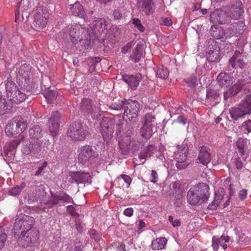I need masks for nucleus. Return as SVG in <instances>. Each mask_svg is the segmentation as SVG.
Instances as JSON below:
<instances>
[{
	"instance_id": "58836bf2",
	"label": "nucleus",
	"mask_w": 251,
	"mask_h": 251,
	"mask_svg": "<svg viewBox=\"0 0 251 251\" xmlns=\"http://www.w3.org/2000/svg\"><path fill=\"white\" fill-rule=\"evenodd\" d=\"M210 33L212 36L215 39L224 38V29L222 27L217 25H213L210 29Z\"/></svg>"
},
{
	"instance_id": "6e6d98bb",
	"label": "nucleus",
	"mask_w": 251,
	"mask_h": 251,
	"mask_svg": "<svg viewBox=\"0 0 251 251\" xmlns=\"http://www.w3.org/2000/svg\"><path fill=\"white\" fill-rule=\"evenodd\" d=\"M67 212L72 216L78 217L80 216L79 214L77 213L74 207L72 205H68L66 207Z\"/></svg>"
},
{
	"instance_id": "2f4dec72",
	"label": "nucleus",
	"mask_w": 251,
	"mask_h": 251,
	"mask_svg": "<svg viewBox=\"0 0 251 251\" xmlns=\"http://www.w3.org/2000/svg\"><path fill=\"white\" fill-rule=\"evenodd\" d=\"M144 46L141 44H137L132 51V53L130 56V59L134 63H138L143 56Z\"/></svg>"
},
{
	"instance_id": "ea45409f",
	"label": "nucleus",
	"mask_w": 251,
	"mask_h": 251,
	"mask_svg": "<svg viewBox=\"0 0 251 251\" xmlns=\"http://www.w3.org/2000/svg\"><path fill=\"white\" fill-rule=\"evenodd\" d=\"M25 143H24L23 147L22 149V152L25 154H28L31 152H34V153H37L40 151H36L34 149L35 147V144L33 143L30 142V140L29 141L28 140L24 141Z\"/></svg>"
},
{
	"instance_id": "a211bd4d",
	"label": "nucleus",
	"mask_w": 251,
	"mask_h": 251,
	"mask_svg": "<svg viewBox=\"0 0 251 251\" xmlns=\"http://www.w3.org/2000/svg\"><path fill=\"white\" fill-rule=\"evenodd\" d=\"M126 128L128 130L126 132V135H124L118 142V145L121 150L124 152H127L130 148L131 142L130 134L133 133L134 130L131 126H127Z\"/></svg>"
},
{
	"instance_id": "f03ea898",
	"label": "nucleus",
	"mask_w": 251,
	"mask_h": 251,
	"mask_svg": "<svg viewBox=\"0 0 251 251\" xmlns=\"http://www.w3.org/2000/svg\"><path fill=\"white\" fill-rule=\"evenodd\" d=\"M34 225V218L31 216L22 214L15 220L14 224L13 233L16 239L29 230Z\"/></svg>"
},
{
	"instance_id": "393cba45",
	"label": "nucleus",
	"mask_w": 251,
	"mask_h": 251,
	"mask_svg": "<svg viewBox=\"0 0 251 251\" xmlns=\"http://www.w3.org/2000/svg\"><path fill=\"white\" fill-rule=\"evenodd\" d=\"M211 160V154L205 147H201L200 149L197 161L206 165Z\"/></svg>"
},
{
	"instance_id": "9d476101",
	"label": "nucleus",
	"mask_w": 251,
	"mask_h": 251,
	"mask_svg": "<svg viewBox=\"0 0 251 251\" xmlns=\"http://www.w3.org/2000/svg\"><path fill=\"white\" fill-rule=\"evenodd\" d=\"M115 123V120L110 117H104L100 122V130L105 141L113 137Z\"/></svg>"
},
{
	"instance_id": "4468645a",
	"label": "nucleus",
	"mask_w": 251,
	"mask_h": 251,
	"mask_svg": "<svg viewBox=\"0 0 251 251\" xmlns=\"http://www.w3.org/2000/svg\"><path fill=\"white\" fill-rule=\"evenodd\" d=\"M210 21L213 23H218L220 25L228 24L230 22V17L222 10L216 9L210 15Z\"/></svg>"
},
{
	"instance_id": "49530a36",
	"label": "nucleus",
	"mask_w": 251,
	"mask_h": 251,
	"mask_svg": "<svg viewBox=\"0 0 251 251\" xmlns=\"http://www.w3.org/2000/svg\"><path fill=\"white\" fill-rule=\"evenodd\" d=\"M154 119L155 117L153 116L148 113L143 118V125L150 126L153 127V122Z\"/></svg>"
},
{
	"instance_id": "603ef678",
	"label": "nucleus",
	"mask_w": 251,
	"mask_h": 251,
	"mask_svg": "<svg viewBox=\"0 0 251 251\" xmlns=\"http://www.w3.org/2000/svg\"><path fill=\"white\" fill-rule=\"evenodd\" d=\"M110 108L117 110L122 109H124V100H119L115 102L110 106Z\"/></svg>"
},
{
	"instance_id": "a18cd8bd",
	"label": "nucleus",
	"mask_w": 251,
	"mask_h": 251,
	"mask_svg": "<svg viewBox=\"0 0 251 251\" xmlns=\"http://www.w3.org/2000/svg\"><path fill=\"white\" fill-rule=\"evenodd\" d=\"M219 97V91L217 90L213 89H209L207 90L206 97L210 100H216Z\"/></svg>"
},
{
	"instance_id": "052dcab7",
	"label": "nucleus",
	"mask_w": 251,
	"mask_h": 251,
	"mask_svg": "<svg viewBox=\"0 0 251 251\" xmlns=\"http://www.w3.org/2000/svg\"><path fill=\"white\" fill-rule=\"evenodd\" d=\"M169 221L174 226H178L181 225L180 221L177 219L174 220L172 216L169 217Z\"/></svg>"
},
{
	"instance_id": "4be33fe9",
	"label": "nucleus",
	"mask_w": 251,
	"mask_h": 251,
	"mask_svg": "<svg viewBox=\"0 0 251 251\" xmlns=\"http://www.w3.org/2000/svg\"><path fill=\"white\" fill-rule=\"evenodd\" d=\"M123 79L132 90H135L141 81L142 76L140 74L135 75H123Z\"/></svg>"
},
{
	"instance_id": "c85d7f7f",
	"label": "nucleus",
	"mask_w": 251,
	"mask_h": 251,
	"mask_svg": "<svg viewBox=\"0 0 251 251\" xmlns=\"http://www.w3.org/2000/svg\"><path fill=\"white\" fill-rule=\"evenodd\" d=\"M51 197L53 199L50 200L49 202L52 205L58 204L59 201L70 202L73 201L72 198L66 193H62L59 195L53 194L51 195Z\"/></svg>"
},
{
	"instance_id": "a19ab883",
	"label": "nucleus",
	"mask_w": 251,
	"mask_h": 251,
	"mask_svg": "<svg viewBox=\"0 0 251 251\" xmlns=\"http://www.w3.org/2000/svg\"><path fill=\"white\" fill-rule=\"evenodd\" d=\"M175 194L172 197L173 201L176 206L179 207L182 204V191L178 186L176 190Z\"/></svg>"
},
{
	"instance_id": "37998d69",
	"label": "nucleus",
	"mask_w": 251,
	"mask_h": 251,
	"mask_svg": "<svg viewBox=\"0 0 251 251\" xmlns=\"http://www.w3.org/2000/svg\"><path fill=\"white\" fill-rule=\"evenodd\" d=\"M25 187L26 183L23 182L20 185H16L15 187L10 189L8 191V194L14 197L19 195Z\"/></svg>"
},
{
	"instance_id": "6ab92c4d",
	"label": "nucleus",
	"mask_w": 251,
	"mask_h": 251,
	"mask_svg": "<svg viewBox=\"0 0 251 251\" xmlns=\"http://www.w3.org/2000/svg\"><path fill=\"white\" fill-rule=\"evenodd\" d=\"M96 103L89 98H83L81 102L80 107L84 113L92 114L95 113L99 109V107L96 105Z\"/></svg>"
},
{
	"instance_id": "e433bc0d",
	"label": "nucleus",
	"mask_w": 251,
	"mask_h": 251,
	"mask_svg": "<svg viewBox=\"0 0 251 251\" xmlns=\"http://www.w3.org/2000/svg\"><path fill=\"white\" fill-rule=\"evenodd\" d=\"M167 239L165 237L156 238L152 242L151 247L153 250H162L166 245Z\"/></svg>"
},
{
	"instance_id": "39448f33",
	"label": "nucleus",
	"mask_w": 251,
	"mask_h": 251,
	"mask_svg": "<svg viewBox=\"0 0 251 251\" xmlns=\"http://www.w3.org/2000/svg\"><path fill=\"white\" fill-rule=\"evenodd\" d=\"M6 96L10 100L13 101L16 104H20L26 98L24 92H22L12 80H8L5 84Z\"/></svg>"
},
{
	"instance_id": "72a5a7b5",
	"label": "nucleus",
	"mask_w": 251,
	"mask_h": 251,
	"mask_svg": "<svg viewBox=\"0 0 251 251\" xmlns=\"http://www.w3.org/2000/svg\"><path fill=\"white\" fill-rule=\"evenodd\" d=\"M11 101H7L4 98L0 96V115H4L7 113L12 108Z\"/></svg>"
},
{
	"instance_id": "20e7f679",
	"label": "nucleus",
	"mask_w": 251,
	"mask_h": 251,
	"mask_svg": "<svg viewBox=\"0 0 251 251\" xmlns=\"http://www.w3.org/2000/svg\"><path fill=\"white\" fill-rule=\"evenodd\" d=\"M67 133L74 141H84L88 135L89 128L85 125L75 123L70 126Z\"/></svg>"
},
{
	"instance_id": "cd10ccee",
	"label": "nucleus",
	"mask_w": 251,
	"mask_h": 251,
	"mask_svg": "<svg viewBox=\"0 0 251 251\" xmlns=\"http://www.w3.org/2000/svg\"><path fill=\"white\" fill-rule=\"evenodd\" d=\"M224 194L225 191L223 188H220L218 189L215 193L214 200L208 205V208L210 210H215L217 208L223 200Z\"/></svg>"
},
{
	"instance_id": "09e8293b",
	"label": "nucleus",
	"mask_w": 251,
	"mask_h": 251,
	"mask_svg": "<svg viewBox=\"0 0 251 251\" xmlns=\"http://www.w3.org/2000/svg\"><path fill=\"white\" fill-rule=\"evenodd\" d=\"M244 86L246 88V86L249 87L251 86V83L248 82L246 84L244 85ZM243 87V86H242L241 84L239 83H236L232 87H231V89H232V91H233V95H235L237 94L240 91L241 88Z\"/></svg>"
},
{
	"instance_id": "dca6fc26",
	"label": "nucleus",
	"mask_w": 251,
	"mask_h": 251,
	"mask_svg": "<svg viewBox=\"0 0 251 251\" xmlns=\"http://www.w3.org/2000/svg\"><path fill=\"white\" fill-rule=\"evenodd\" d=\"M61 114L57 111L52 112L49 120V130L53 137L56 136L61 123Z\"/></svg>"
},
{
	"instance_id": "ddd939ff",
	"label": "nucleus",
	"mask_w": 251,
	"mask_h": 251,
	"mask_svg": "<svg viewBox=\"0 0 251 251\" xmlns=\"http://www.w3.org/2000/svg\"><path fill=\"white\" fill-rule=\"evenodd\" d=\"M139 109V104L136 100H124V116L129 119L135 118Z\"/></svg>"
},
{
	"instance_id": "7ed1b4c3",
	"label": "nucleus",
	"mask_w": 251,
	"mask_h": 251,
	"mask_svg": "<svg viewBox=\"0 0 251 251\" xmlns=\"http://www.w3.org/2000/svg\"><path fill=\"white\" fill-rule=\"evenodd\" d=\"M251 111V96H247L237 107L229 109L231 118L235 121L244 118L247 115L250 114Z\"/></svg>"
},
{
	"instance_id": "4d7b16f0",
	"label": "nucleus",
	"mask_w": 251,
	"mask_h": 251,
	"mask_svg": "<svg viewBox=\"0 0 251 251\" xmlns=\"http://www.w3.org/2000/svg\"><path fill=\"white\" fill-rule=\"evenodd\" d=\"M89 233L91 238L94 239L95 241H98L100 240V236L96 230L91 229L90 230Z\"/></svg>"
},
{
	"instance_id": "f8f14e48",
	"label": "nucleus",
	"mask_w": 251,
	"mask_h": 251,
	"mask_svg": "<svg viewBox=\"0 0 251 251\" xmlns=\"http://www.w3.org/2000/svg\"><path fill=\"white\" fill-rule=\"evenodd\" d=\"M17 6V9L15 11V22L26 21L30 15L28 2L22 1Z\"/></svg>"
},
{
	"instance_id": "0eeeda50",
	"label": "nucleus",
	"mask_w": 251,
	"mask_h": 251,
	"mask_svg": "<svg viewBox=\"0 0 251 251\" xmlns=\"http://www.w3.org/2000/svg\"><path fill=\"white\" fill-rule=\"evenodd\" d=\"M39 235V231L33 226L20 236L19 235L17 238V242L24 248L31 246L38 240Z\"/></svg>"
},
{
	"instance_id": "f3484780",
	"label": "nucleus",
	"mask_w": 251,
	"mask_h": 251,
	"mask_svg": "<svg viewBox=\"0 0 251 251\" xmlns=\"http://www.w3.org/2000/svg\"><path fill=\"white\" fill-rule=\"evenodd\" d=\"M97 154L92 147L84 146L79 150L78 159L80 162L84 163L90 159L94 158Z\"/></svg>"
},
{
	"instance_id": "3c124183",
	"label": "nucleus",
	"mask_w": 251,
	"mask_h": 251,
	"mask_svg": "<svg viewBox=\"0 0 251 251\" xmlns=\"http://www.w3.org/2000/svg\"><path fill=\"white\" fill-rule=\"evenodd\" d=\"M132 23L134 25V26L138 29V30L142 32H144L145 31V27L144 25H142L141 21L137 18H133L132 20Z\"/></svg>"
},
{
	"instance_id": "aec40b11",
	"label": "nucleus",
	"mask_w": 251,
	"mask_h": 251,
	"mask_svg": "<svg viewBox=\"0 0 251 251\" xmlns=\"http://www.w3.org/2000/svg\"><path fill=\"white\" fill-rule=\"evenodd\" d=\"M137 9L147 15L153 13L154 3L153 0H137Z\"/></svg>"
},
{
	"instance_id": "e2e57ef3",
	"label": "nucleus",
	"mask_w": 251,
	"mask_h": 251,
	"mask_svg": "<svg viewBox=\"0 0 251 251\" xmlns=\"http://www.w3.org/2000/svg\"><path fill=\"white\" fill-rule=\"evenodd\" d=\"M151 156V152H145L144 151L141 152L139 155V158L140 160H145L147 157Z\"/></svg>"
},
{
	"instance_id": "de8ad7c7",
	"label": "nucleus",
	"mask_w": 251,
	"mask_h": 251,
	"mask_svg": "<svg viewBox=\"0 0 251 251\" xmlns=\"http://www.w3.org/2000/svg\"><path fill=\"white\" fill-rule=\"evenodd\" d=\"M246 141L242 138H239L236 143V147L242 155L244 154L245 152L244 147Z\"/></svg>"
},
{
	"instance_id": "338daca9",
	"label": "nucleus",
	"mask_w": 251,
	"mask_h": 251,
	"mask_svg": "<svg viewBox=\"0 0 251 251\" xmlns=\"http://www.w3.org/2000/svg\"><path fill=\"white\" fill-rule=\"evenodd\" d=\"M124 214L126 216L131 217L134 214V210L131 207H129L124 210Z\"/></svg>"
},
{
	"instance_id": "5fc2aeb1",
	"label": "nucleus",
	"mask_w": 251,
	"mask_h": 251,
	"mask_svg": "<svg viewBox=\"0 0 251 251\" xmlns=\"http://www.w3.org/2000/svg\"><path fill=\"white\" fill-rule=\"evenodd\" d=\"M3 229L0 227V249L2 248L4 246V242L7 238L6 234L3 232Z\"/></svg>"
},
{
	"instance_id": "423d86ee",
	"label": "nucleus",
	"mask_w": 251,
	"mask_h": 251,
	"mask_svg": "<svg viewBox=\"0 0 251 251\" xmlns=\"http://www.w3.org/2000/svg\"><path fill=\"white\" fill-rule=\"evenodd\" d=\"M27 127V122L24 120L16 119L9 123L5 128L8 136L17 137L21 135Z\"/></svg>"
},
{
	"instance_id": "13d9d810",
	"label": "nucleus",
	"mask_w": 251,
	"mask_h": 251,
	"mask_svg": "<svg viewBox=\"0 0 251 251\" xmlns=\"http://www.w3.org/2000/svg\"><path fill=\"white\" fill-rule=\"evenodd\" d=\"M134 45V42L131 41L127 43L126 45L124 46L122 50V52L124 54H126L130 49L132 48Z\"/></svg>"
},
{
	"instance_id": "6e6552de",
	"label": "nucleus",
	"mask_w": 251,
	"mask_h": 251,
	"mask_svg": "<svg viewBox=\"0 0 251 251\" xmlns=\"http://www.w3.org/2000/svg\"><path fill=\"white\" fill-rule=\"evenodd\" d=\"M69 35L72 43L75 45L79 41L88 40L90 38V33L86 28L82 27L80 25L72 26L69 30Z\"/></svg>"
},
{
	"instance_id": "1a4fd4ad",
	"label": "nucleus",
	"mask_w": 251,
	"mask_h": 251,
	"mask_svg": "<svg viewBox=\"0 0 251 251\" xmlns=\"http://www.w3.org/2000/svg\"><path fill=\"white\" fill-rule=\"evenodd\" d=\"M49 16V13L46 10L45 7L39 6L36 9L34 16V21H33V26L36 30H41L46 27L48 23V19Z\"/></svg>"
},
{
	"instance_id": "c03bdc74",
	"label": "nucleus",
	"mask_w": 251,
	"mask_h": 251,
	"mask_svg": "<svg viewBox=\"0 0 251 251\" xmlns=\"http://www.w3.org/2000/svg\"><path fill=\"white\" fill-rule=\"evenodd\" d=\"M156 74L158 77L163 79L167 78L169 75L168 69L163 66L157 67Z\"/></svg>"
},
{
	"instance_id": "c9c22d12",
	"label": "nucleus",
	"mask_w": 251,
	"mask_h": 251,
	"mask_svg": "<svg viewBox=\"0 0 251 251\" xmlns=\"http://www.w3.org/2000/svg\"><path fill=\"white\" fill-rule=\"evenodd\" d=\"M139 133L140 136L144 139L148 140L153 135V127L143 124V126L140 129Z\"/></svg>"
},
{
	"instance_id": "f704fd0d",
	"label": "nucleus",
	"mask_w": 251,
	"mask_h": 251,
	"mask_svg": "<svg viewBox=\"0 0 251 251\" xmlns=\"http://www.w3.org/2000/svg\"><path fill=\"white\" fill-rule=\"evenodd\" d=\"M70 10L74 15L79 17H83L84 15L83 7L78 2H75L73 4H71Z\"/></svg>"
},
{
	"instance_id": "7c9ffc66",
	"label": "nucleus",
	"mask_w": 251,
	"mask_h": 251,
	"mask_svg": "<svg viewBox=\"0 0 251 251\" xmlns=\"http://www.w3.org/2000/svg\"><path fill=\"white\" fill-rule=\"evenodd\" d=\"M93 31L95 34L105 33L106 31V24L105 21L102 18H99L94 21Z\"/></svg>"
},
{
	"instance_id": "f257e3e1",
	"label": "nucleus",
	"mask_w": 251,
	"mask_h": 251,
	"mask_svg": "<svg viewBox=\"0 0 251 251\" xmlns=\"http://www.w3.org/2000/svg\"><path fill=\"white\" fill-rule=\"evenodd\" d=\"M209 187L204 183L194 185L187 192V200L191 205L201 204L206 201L209 197Z\"/></svg>"
},
{
	"instance_id": "9b49d317",
	"label": "nucleus",
	"mask_w": 251,
	"mask_h": 251,
	"mask_svg": "<svg viewBox=\"0 0 251 251\" xmlns=\"http://www.w3.org/2000/svg\"><path fill=\"white\" fill-rule=\"evenodd\" d=\"M30 137V142L35 144V150L41 151L43 146V133L41 127L39 126H35L29 130Z\"/></svg>"
},
{
	"instance_id": "79ce46f5",
	"label": "nucleus",
	"mask_w": 251,
	"mask_h": 251,
	"mask_svg": "<svg viewBox=\"0 0 251 251\" xmlns=\"http://www.w3.org/2000/svg\"><path fill=\"white\" fill-rule=\"evenodd\" d=\"M58 93L55 90H49L44 93V97L47 100L48 103L51 104L56 99Z\"/></svg>"
},
{
	"instance_id": "5701e85b",
	"label": "nucleus",
	"mask_w": 251,
	"mask_h": 251,
	"mask_svg": "<svg viewBox=\"0 0 251 251\" xmlns=\"http://www.w3.org/2000/svg\"><path fill=\"white\" fill-rule=\"evenodd\" d=\"M244 12V7H243V3L240 0H237L234 2L232 7L230 10V19H238Z\"/></svg>"
},
{
	"instance_id": "a878e982",
	"label": "nucleus",
	"mask_w": 251,
	"mask_h": 251,
	"mask_svg": "<svg viewBox=\"0 0 251 251\" xmlns=\"http://www.w3.org/2000/svg\"><path fill=\"white\" fill-rule=\"evenodd\" d=\"M71 176L72 179L71 182H75L77 183L87 181L90 179L91 177L89 173L80 172L72 173Z\"/></svg>"
},
{
	"instance_id": "774afa93",
	"label": "nucleus",
	"mask_w": 251,
	"mask_h": 251,
	"mask_svg": "<svg viewBox=\"0 0 251 251\" xmlns=\"http://www.w3.org/2000/svg\"><path fill=\"white\" fill-rule=\"evenodd\" d=\"M235 167L238 169H241L243 168V162L239 157H237L235 159Z\"/></svg>"
},
{
	"instance_id": "c756f323",
	"label": "nucleus",
	"mask_w": 251,
	"mask_h": 251,
	"mask_svg": "<svg viewBox=\"0 0 251 251\" xmlns=\"http://www.w3.org/2000/svg\"><path fill=\"white\" fill-rule=\"evenodd\" d=\"M229 241V237L227 236H221L219 238H217L215 236L213 237V243L212 246L214 251H217L220 246L223 247V248L225 250L227 248L226 242Z\"/></svg>"
},
{
	"instance_id": "bf43d9fd",
	"label": "nucleus",
	"mask_w": 251,
	"mask_h": 251,
	"mask_svg": "<svg viewBox=\"0 0 251 251\" xmlns=\"http://www.w3.org/2000/svg\"><path fill=\"white\" fill-rule=\"evenodd\" d=\"M48 162L47 161H44L43 163V164L41 167H39L38 170L36 171L34 174V176H39L40 174L43 171V170L46 168L47 166Z\"/></svg>"
},
{
	"instance_id": "864d4df0",
	"label": "nucleus",
	"mask_w": 251,
	"mask_h": 251,
	"mask_svg": "<svg viewBox=\"0 0 251 251\" xmlns=\"http://www.w3.org/2000/svg\"><path fill=\"white\" fill-rule=\"evenodd\" d=\"M224 37L226 39L230 38L233 36H235L231 26L227 28L226 29H224Z\"/></svg>"
},
{
	"instance_id": "412c9836",
	"label": "nucleus",
	"mask_w": 251,
	"mask_h": 251,
	"mask_svg": "<svg viewBox=\"0 0 251 251\" xmlns=\"http://www.w3.org/2000/svg\"><path fill=\"white\" fill-rule=\"evenodd\" d=\"M174 159L176 160V167L178 169L185 168L188 164L185 163L187 157V149H183L181 151H178L175 152Z\"/></svg>"
},
{
	"instance_id": "b1692460",
	"label": "nucleus",
	"mask_w": 251,
	"mask_h": 251,
	"mask_svg": "<svg viewBox=\"0 0 251 251\" xmlns=\"http://www.w3.org/2000/svg\"><path fill=\"white\" fill-rule=\"evenodd\" d=\"M241 55V53L240 51H235L231 58L229 60V63L232 68L236 69L239 67L241 69H243L245 68L246 65L243 61V59L240 58Z\"/></svg>"
},
{
	"instance_id": "8fccbe9b",
	"label": "nucleus",
	"mask_w": 251,
	"mask_h": 251,
	"mask_svg": "<svg viewBox=\"0 0 251 251\" xmlns=\"http://www.w3.org/2000/svg\"><path fill=\"white\" fill-rule=\"evenodd\" d=\"M185 82L188 86L195 87L197 84V77L194 75H191L186 79Z\"/></svg>"
},
{
	"instance_id": "69168bd1",
	"label": "nucleus",
	"mask_w": 251,
	"mask_h": 251,
	"mask_svg": "<svg viewBox=\"0 0 251 251\" xmlns=\"http://www.w3.org/2000/svg\"><path fill=\"white\" fill-rule=\"evenodd\" d=\"M233 89L229 88L227 91L224 92V97L225 100H227L231 96H234Z\"/></svg>"
},
{
	"instance_id": "0e129e2a",
	"label": "nucleus",
	"mask_w": 251,
	"mask_h": 251,
	"mask_svg": "<svg viewBox=\"0 0 251 251\" xmlns=\"http://www.w3.org/2000/svg\"><path fill=\"white\" fill-rule=\"evenodd\" d=\"M150 180L151 182L155 183L158 180V176L157 172L154 170L151 171V174L150 176Z\"/></svg>"
},
{
	"instance_id": "bb28decb",
	"label": "nucleus",
	"mask_w": 251,
	"mask_h": 251,
	"mask_svg": "<svg viewBox=\"0 0 251 251\" xmlns=\"http://www.w3.org/2000/svg\"><path fill=\"white\" fill-rule=\"evenodd\" d=\"M219 85L223 87H228L233 83V77L226 73H221L217 78Z\"/></svg>"
},
{
	"instance_id": "2eb2a0df",
	"label": "nucleus",
	"mask_w": 251,
	"mask_h": 251,
	"mask_svg": "<svg viewBox=\"0 0 251 251\" xmlns=\"http://www.w3.org/2000/svg\"><path fill=\"white\" fill-rule=\"evenodd\" d=\"M31 67L28 64H25L21 65L18 68H17V79L22 83L24 82L28 84L29 82L30 71Z\"/></svg>"
},
{
	"instance_id": "680f3d73",
	"label": "nucleus",
	"mask_w": 251,
	"mask_h": 251,
	"mask_svg": "<svg viewBox=\"0 0 251 251\" xmlns=\"http://www.w3.org/2000/svg\"><path fill=\"white\" fill-rule=\"evenodd\" d=\"M242 126L248 132H251V120H248L243 123Z\"/></svg>"
},
{
	"instance_id": "4c0bfd02",
	"label": "nucleus",
	"mask_w": 251,
	"mask_h": 251,
	"mask_svg": "<svg viewBox=\"0 0 251 251\" xmlns=\"http://www.w3.org/2000/svg\"><path fill=\"white\" fill-rule=\"evenodd\" d=\"M235 36L238 37L244 32L245 25L243 21H238L231 25Z\"/></svg>"
},
{
	"instance_id": "473e14b6",
	"label": "nucleus",
	"mask_w": 251,
	"mask_h": 251,
	"mask_svg": "<svg viewBox=\"0 0 251 251\" xmlns=\"http://www.w3.org/2000/svg\"><path fill=\"white\" fill-rule=\"evenodd\" d=\"M207 59L210 62H217L220 60V49L218 46L215 44L214 48L213 50H209L207 55Z\"/></svg>"
}]
</instances>
